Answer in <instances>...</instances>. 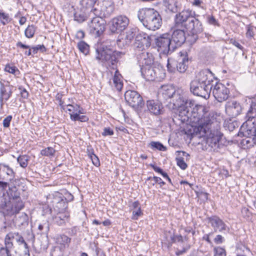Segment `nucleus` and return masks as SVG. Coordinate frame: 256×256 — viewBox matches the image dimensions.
Segmentation results:
<instances>
[{"label": "nucleus", "instance_id": "obj_1", "mask_svg": "<svg viewBox=\"0 0 256 256\" xmlns=\"http://www.w3.org/2000/svg\"><path fill=\"white\" fill-rule=\"evenodd\" d=\"M196 16L195 12L184 10L175 16V28L186 30L192 34L200 33L203 30L202 24Z\"/></svg>", "mask_w": 256, "mask_h": 256}, {"label": "nucleus", "instance_id": "obj_2", "mask_svg": "<svg viewBox=\"0 0 256 256\" xmlns=\"http://www.w3.org/2000/svg\"><path fill=\"white\" fill-rule=\"evenodd\" d=\"M204 122L202 124L196 126L194 128V132L200 137H204L206 144L211 148H218V143L222 134L218 130H212L210 126L213 122L214 116L210 113H206L205 116Z\"/></svg>", "mask_w": 256, "mask_h": 256}, {"label": "nucleus", "instance_id": "obj_3", "mask_svg": "<svg viewBox=\"0 0 256 256\" xmlns=\"http://www.w3.org/2000/svg\"><path fill=\"white\" fill-rule=\"evenodd\" d=\"M192 107H189L188 106H182L180 108H178V116L180 120L183 122H190L191 123L192 126L196 128V126L202 124V122H204L205 116L206 113H209L208 112L206 111V108L204 106H200L198 109V112H190V109Z\"/></svg>", "mask_w": 256, "mask_h": 256}, {"label": "nucleus", "instance_id": "obj_4", "mask_svg": "<svg viewBox=\"0 0 256 256\" xmlns=\"http://www.w3.org/2000/svg\"><path fill=\"white\" fill-rule=\"evenodd\" d=\"M138 16L143 26L150 30H158L162 24V20L160 14L154 8H142L138 10Z\"/></svg>", "mask_w": 256, "mask_h": 256}, {"label": "nucleus", "instance_id": "obj_5", "mask_svg": "<svg viewBox=\"0 0 256 256\" xmlns=\"http://www.w3.org/2000/svg\"><path fill=\"white\" fill-rule=\"evenodd\" d=\"M256 102H252L246 116V121L240 128V132L243 136L254 138L256 135Z\"/></svg>", "mask_w": 256, "mask_h": 256}, {"label": "nucleus", "instance_id": "obj_6", "mask_svg": "<svg viewBox=\"0 0 256 256\" xmlns=\"http://www.w3.org/2000/svg\"><path fill=\"white\" fill-rule=\"evenodd\" d=\"M8 196L10 198H9V202L5 215L12 216L18 213L24 208V204L16 186L9 188Z\"/></svg>", "mask_w": 256, "mask_h": 256}, {"label": "nucleus", "instance_id": "obj_7", "mask_svg": "<svg viewBox=\"0 0 256 256\" xmlns=\"http://www.w3.org/2000/svg\"><path fill=\"white\" fill-rule=\"evenodd\" d=\"M102 14L98 8L89 14L90 22L88 23L90 32L97 36L101 35L105 30L104 20L102 18Z\"/></svg>", "mask_w": 256, "mask_h": 256}, {"label": "nucleus", "instance_id": "obj_8", "mask_svg": "<svg viewBox=\"0 0 256 256\" xmlns=\"http://www.w3.org/2000/svg\"><path fill=\"white\" fill-rule=\"evenodd\" d=\"M96 58L100 60L106 67L115 68L118 60L124 54L120 52H112L110 49L97 50Z\"/></svg>", "mask_w": 256, "mask_h": 256}, {"label": "nucleus", "instance_id": "obj_9", "mask_svg": "<svg viewBox=\"0 0 256 256\" xmlns=\"http://www.w3.org/2000/svg\"><path fill=\"white\" fill-rule=\"evenodd\" d=\"M96 58L100 60L106 67L115 68L118 60L124 54L120 52H112L110 49L97 50Z\"/></svg>", "mask_w": 256, "mask_h": 256}, {"label": "nucleus", "instance_id": "obj_10", "mask_svg": "<svg viewBox=\"0 0 256 256\" xmlns=\"http://www.w3.org/2000/svg\"><path fill=\"white\" fill-rule=\"evenodd\" d=\"M140 72L142 76L146 80L160 81L166 76L164 70L159 65L143 66L140 68Z\"/></svg>", "mask_w": 256, "mask_h": 256}, {"label": "nucleus", "instance_id": "obj_11", "mask_svg": "<svg viewBox=\"0 0 256 256\" xmlns=\"http://www.w3.org/2000/svg\"><path fill=\"white\" fill-rule=\"evenodd\" d=\"M155 43L157 50L160 54H168L176 50L174 43H172L171 35L169 34H164L155 39Z\"/></svg>", "mask_w": 256, "mask_h": 256}, {"label": "nucleus", "instance_id": "obj_12", "mask_svg": "<svg viewBox=\"0 0 256 256\" xmlns=\"http://www.w3.org/2000/svg\"><path fill=\"white\" fill-rule=\"evenodd\" d=\"M130 23L129 18L124 15L114 18L110 21V29L112 33H120L125 30Z\"/></svg>", "mask_w": 256, "mask_h": 256}, {"label": "nucleus", "instance_id": "obj_13", "mask_svg": "<svg viewBox=\"0 0 256 256\" xmlns=\"http://www.w3.org/2000/svg\"><path fill=\"white\" fill-rule=\"evenodd\" d=\"M194 82H198L194 80L190 84V90L194 94L205 98H208L212 90V86L205 85L201 82H197L195 84Z\"/></svg>", "mask_w": 256, "mask_h": 256}, {"label": "nucleus", "instance_id": "obj_14", "mask_svg": "<svg viewBox=\"0 0 256 256\" xmlns=\"http://www.w3.org/2000/svg\"><path fill=\"white\" fill-rule=\"evenodd\" d=\"M214 88L212 90L213 96L218 102H222L228 99L230 91L224 84L216 82Z\"/></svg>", "mask_w": 256, "mask_h": 256}, {"label": "nucleus", "instance_id": "obj_15", "mask_svg": "<svg viewBox=\"0 0 256 256\" xmlns=\"http://www.w3.org/2000/svg\"><path fill=\"white\" fill-rule=\"evenodd\" d=\"M194 80H198V82H201L207 86H212L216 80L214 74L208 69L200 71L196 76ZM196 82H194V84H196Z\"/></svg>", "mask_w": 256, "mask_h": 256}, {"label": "nucleus", "instance_id": "obj_16", "mask_svg": "<svg viewBox=\"0 0 256 256\" xmlns=\"http://www.w3.org/2000/svg\"><path fill=\"white\" fill-rule=\"evenodd\" d=\"M124 98L126 102L132 107L138 108L142 104V98L137 92L128 90L124 94Z\"/></svg>", "mask_w": 256, "mask_h": 256}, {"label": "nucleus", "instance_id": "obj_17", "mask_svg": "<svg viewBox=\"0 0 256 256\" xmlns=\"http://www.w3.org/2000/svg\"><path fill=\"white\" fill-rule=\"evenodd\" d=\"M174 106L176 108H179L182 106H188L192 107L194 104V101L188 99L184 94H176L172 98Z\"/></svg>", "mask_w": 256, "mask_h": 256}, {"label": "nucleus", "instance_id": "obj_18", "mask_svg": "<svg viewBox=\"0 0 256 256\" xmlns=\"http://www.w3.org/2000/svg\"><path fill=\"white\" fill-rule=\"evenodd\" d=\"M15 176L12 168L4 163H0V180L12 182Z\"/></svg>", "mask_w": 256, "mask_h": 256}, {"label": "nucleus", "instance_id": "obj_19", "mask_svg": "<svg viewBox=\"0 0 256 256\" xmlns=\"http://www.w3.org/2000/svg\"><path fill=\"white\" fill-rule=\"evenodd\" d=\"M176 93L174 88L170 85L162 86L158 91V97L160 100H166L172 98Z\"/></svg>", "mask_w": 256, "mask_h": 256}, {"label": "nucleus", "instance_id": "obj_20", "mask_svg": "<svg viewBox=\"0 0 256 256\" xmlns=\"http://www.w3.org/2000/svg\"><path fill=\"white\" fill-rule=\"evenodd\" d=\"M208 222L213 228L214 232H222L226 230L227 226L223 220L216 216H213L207 218Z\"/></svg>", "mask_w": 256, "mask_h": 256}, {"label": "nucleus", "instance_id": "obj_21", "mask_svg": "<svg viewBox=\"0 0 256 256\" xmlns=\"http://www.w3.org/2000/svg\"><path fill=\"white\" fill-rule=\"evenodd\" d=\"M171 39L172 43H174L176 49L180 46L186 40L184 30L177 28L171 35Z\"/></svg>", "mask_w": 256, "mask_h": 256}, {"label": "nucleus", "instance_id": "obj_22", "mask_svg": "<svg viewBox=\"0 0 256 256\" xmlns=\"http://www.w3.org/2000/svg\"><path fill=\"white\" fill-rule=\"evenodd\" d=\"M241 110V106L237 102L232 100L226 102V112L229 116H236L240 113Z\"/></svg>", "mask_w": 256, "mask_h": 256}, {"label": "nucleus", "instance_id": "obj_23", "mask_svg": "<svg viewBox=\"0 0 256 256\" xmlns=\"http://www.w3.org/2000/svg\"><path fill=\"white\" fill-rule=\"evenodd\" d=\"M135 45L137 48L142 50L148 48L150 45V38L149 36L145 33H139L136 37Z\"/></svg>", "mask_w": 256, "mask_h": 256}, {"label": "nucleus", "instance_id": "obj_24", "mask_svg": "<svg viewBox=\"0 0 256 256\" xmlns=\"http://www.w3.org/2000/svg\"><path fill=\"white\" fill-rule=\"evenodd\" d=\"M62 109L66 112H68L71 119V116L73 114H84V108L80 105L76 103L72 102V104H66L62 106Z\"/></svg>", "mask_w": 256, "mask_h": 256}, {"label": "nucleus", "instance_id": "obj_25", "mask_svg": "<svg viewBox=\"0 0 256 256\" xmlns=\"http://www.w3.org/2000/svg\"><path fill=\"white\" fill-rule=\"evenodd\" d=\"M138 61L140 67L151 65L154 62V58L152 54L144 51L138 56Z\"/></svg>", "mask_w": 256, "mask_h": 256}, {"label": "nucleus", "instance_id": "obj_26", "mask_svg": "<svg viewBox=\"0 0 256 256\" xmlns=\"http://www.w3.org/2000/svg\"><path fill=\"white\" fill-rule=\"evenodd\" d=\"M52 220L58 226H63L69 222L70 214L68 212H57L56 215L53 216Z\"/></svg>", "mask_w": 256, "mask_h": 256}, {"label": "nucleus", "instance_id": "obj_27", "mask_svg": "<svg viewBox=\"0 0 256 256\" xmlns=\"http://www.w3.org/2000/svg\"><path fill=\"white\" fill-rule=\"evenodd\" d=\"M12 94V90L10 86L5 85L0 82V102L1 106L3 105V100L7 101Z\"/></svg>", "mask_w": 256, "mask_h": 256}, {"label": "nucleus", "instance_id": "obj_28", "mask_svg": "<svg viewBox=\"0 0 256 256\" xmlns=\"http://www.w3.org/2000/svg\"><path fill=\"white\" fill-rule=\"evenodd\" d=\"M136 35V32L134 28H130L128 30L126 34L125 39H119L117 40L118 46L122 48L125 45H128L134 38Z\"/></svg>", "mask_w": 256, "mask_h": 256}, {"label": "nucleus", "instance_id": "obj_29", "mask_svg": "<svg viewBox=\"0 0 256 256\" xmlns=\"http://www.w3.org/2000/svg\"><path fill=\"white\" fill-rule=\"evenodd\" d=\"M55 240L57 246L64 249L69 246L71 242V238L64 234H58L56 236Z\"/></svg>", "mask_w": 256, "mask_h": 256}, {"label": "nucleus", "instance_id": "obj_30", "mask_svg": "<svg viewBox=\"0 0 256 256\" xmlns=\"http://www.w3.org/2000/svg\"><path fill=\"white\" fill-rule=\"evenodd\" d=\"M188 64V58L186 56H181L178 59L176 64V70L180 72L183 73L187 70Z\"/></svg>", "mask_w": 256, "mask_h": 256}, {"label": "nucleus", "instance_id": "obj_31", "mask_svg": "<svg viewBox=\"0 0 256 256\" xmlns=\"http://www.w3.org/2000/svg\"><path fill=\"white\" fill-rule=\"evenodd\" d=\"M146 105L148 109L150 112L155 115L160 114L162 106L159 102L154 100H150L147 101Z\"/></svg>", "mask_w": 256, "mask_h": 256}, {"label": "nucleus", "instance_id": "obj_32", "mask_svg": "<svg viewBox=\"0 0 256 256\" xmlns=\"http://www.w3.org/2000/svg\"><path fill=\"white\" fill-rule=\"evenodd\" d=\"M234 256H249L251 254L250 250L244 244L238 243L236 245Z\"/></svg>", "mask_w": 256, "mask_h": 256}, {"label": "nucleus", "instance_id": "obj_33", "mask_svg": "<svg viewBox=\"0 0 256 256\" xmlns=\"http://www.w3.org/2000/svg\"><path fill=\"white\" fill-rule=\"evenodd\" d=\"M112 82L113 85H112V86L114 87L118 91L120 92L122 88L123 82L122 80V76L118 70H116L114 72Z\"/></svg>", "mask_w": 256, "mask_h": 256}, {"label": "nucleus", "instance_id": "obj_34", "mask_svg": "<svg viewBox=\"0 0 256 256\" xmlns=\"http://www.w3.org/2000/svg\"><path fill=\"white\" fill-rule=\"evenodd\" d=\"M28 216L26 213H22L14 222L15 224L20 228H25L28 225Z\"/></svg>", "mask_w": 256, "mask_h": 256}, {"label": "nucleus", "instance_id": "obj_35", "mask_svg": "<svg viewBox=\"0 0 256 256\" xmlns=\"http://www.w3.org/2000/svg\"><path fill=\"white\" fill-rule=\"evenodd\" d=\"M98 0H81L80 2V4L83 8L90 10V13L94 12V9L97 8H94V6Z\"/></svg>", "mask_w": 256, "mask_h": 256}, {"label": "nucleus", "instance_id": "obj_36", "mask_svg": "<svg viewBox=\"0 0 256 256\" xmlns=\"http://www.w3.org/2000/svg\"><path fill=\"white\" fill-rule=\"evenodd\" d=\"M9 198L8 196V190L6 193H4L2 196L0 197V209L2 210L3 213L5 214L6 210V207L9 202Z\"/></svg>", "mask_w": 256, "mask_h": 256}, {"label": "nucleus", "instance_id": "obj_37", "mask_svg": "<svg viewBox=\"0 0 256 256\" xmlns=\"http://www.w3.org/2000/svg\"><path fill=\"white\" fill-rule=\"evenodd\" d=\"M68 206V204L66 199H62L58 201L56 204V206L54 207V210L57 212H68V210H66Z\"/></svg>", "mask_w": 256, "mask_h": 256}, {"label": "nucleus", "instance_id": "obj_38", "mask_svg": "<svg viewBox=\"0 0 256 256\" xmlns=\"http://www.w3.org/2000/svg\"><path fill=\"white\" fill-rule=\"evenodd\" d=\"M28 160L29 156L26 155L20 156L17 158V161L20 166L23 168H25L27 166Z\"/></svg>", "mask_w": 256, "mask_h": 256}, {"label": "nucleus", "instance_id": "obj_39", "mask_svg": "<svg viewBox=\"0 0 256 256\" xmlns=\"http://www.w3.org/2000/svg\"><path fill=\"white\" fill-rule=\"evenodd\" d=\"M65 249L58 246H55L51 251V256H63Z\"/></svg>", "mask_w": 256, "mask_h": 256}, {"label": "nucleus", "instance_id": "obj_40", "mask_svg": "<svg viewBox=\"0 0 256 256\" xmlns=\"http://www.w3.org/2000/svg\"><path fill=\"white\" fill-rule=\"evenodd\" d=\"M36 30V27L34 25H29L24 32L26 36L29 38H32Z\"/></svg>", "mask_w": 256, "mask_h": 256}, {"label": "nucleus", "instance_id": "obj_41", "mask_svg": "<svg viewBox=\"0 0 256 256\" xmlns=\"http://www.w3.org/2000/svg\"><path fill=\"white\" fill-rule=\"evenodd\" d=\"M4 71L14 75L19 73L18 68L16 66L10 64H6L4 68Z\"/></svg>", "mask_w": 256, "mask_h": 256}, {"label": "nucleus", "instance_id": "obj_42", "mask_svg": "<svg viewBox=\"0 0 256 256\" xmlns=\"http://www.w3.org/2000/svg\"><path fill=\"white\" fill-rule=\"evenodd\" d=\"M71 120L72 121H80L81 122H86L88 120V118L84 115H80V114H73L71 116Z\"/></svg>", "mask_w": 256, "mask_h": 256}, {"label": "nucleus", "instance_id": "obj_43", "mask_svg": "<svg viewBox=\"0 0 256 256\" xmlns=\"http://www.w3.org/2000/svg\"><path fill=\"white\" fill-rule=\"evenodd\" d=\"M79 50L84 54H86L88 52L89 46L84 41L79 42L78 44Z\"/></svg>", "mask_w": 256, "mask_h": 256}, {"label": "nucleus", "instance_id": "obj_44", "mask_svg": "<svg viewBox=\"0 0 256 256\" xmlns=\"http://www.w3.org/2000/svg\"><path fill=\"white\" fill-rule=\"evenodd\" d=\"M55 150L52 147H48L41 150L40 154L42 156H50L54 155L55 153Z\"/></svg>", "mask_w": 256, "mask_h": 256}, {"label": "nucleus", "instance_id": "obj_45", "mask_svg": "<svg viewBox=\"0 0 256 256\" xmlns=\"http://www.w3.org/2000/svg\"><path fill=\"white\" fill-rule=\"evenodd\" d=\"M150 145L152 148H156L161 151L166 150V148L160 142H152Z\"/></svg>", "mask_w": 256, "mask_h": 256}, {"label": "nucleus", "instance_id": "obj_46", "mask_svg": "<svg viewBox=\"0 0 256 256\" xmlns=\"http://www.w3.org/2000/svg\"><path fill=\"white\" fill-rule=\"evenodd\" d=\"M214 256H226V252L224 248L218 246L214 249Z\"/></svg>", "mask_w": 256, "mask_h": 256}, {"label": "nucleus", "instance_id": "obj_47", "mask_svg": "<svg viewBox=\"0 0 256 256\" xmlns=\"http://www.w3.org/2000/svg\"><path fill=\"white\" fill-rule=\"evenodd\" d=\"M49 224L47 221L44 222L42 224H40L38 226L39 233L42 234V230H44L46 232L49 231Z\"/></svg>", "mask_w": 256, "mask_h": 256}, {"label": "nucleus", "instance_id": "obj_48", "mask_svg": "<svg viewBox=\"0 0 256 256\" xmlns=\"http://www.w3.org/2000/svg\"><path fill=\"white\" fill-rule=\"evenodd\" d=\"M5 242V247H3L4 248H6L7 250V252H10V250L12 249L13 247V244L12 240L10 238H8L7 236H6L4 240Z\"/></svg>", "mask_w": 256, "mask_h": 256}, {"label": "nucleus", "instance_id": "obj_49", "mask_svg": "<svg viewBox=\"0 0 256 256\" xmlns=\"http://www.w3.org/2000/svg\"><path fill=\"white\" fill-rule=\"evenodd\" d=\"M176 160L178 166L182 170H184L188 166L182 158H176Z\"/></svg>", "mask_w": 256, "mask_h": 256}, {"label": "nucleus", "instance_id": "obj_50", "mask_svg": "<svg viewBox=\"0 0 256 256\" xmlns=\"http://www.w3.org/2000/svg\"><path fill=\"white\" fill-rule=\"evenodd\" d=\"M207 22L210 24L214 26H219L218 20L212 16H208Z\"/></svg>", "mask_w": 256, "mask_h": 256}, {"label": "nucleus", "instance_id": "obj_51", "mask_svg": "<svg viewBox=\"0 0 256 256\" xmlns=\"http://www.w3.org/2000/svg\"><path fill=\"white\" fill-rule=\"evenodd\" d=\"M0 18L2 20V23L3 24H6V23L8 22V14H5L4 12H0Z\"/></svg>", "mask_w": 256, "mask_h": 256}, {"label": "nucleus", "instance_id": "obj_52", "mask_svg": "<svg viewBox=\"0 0 256 256\" xmlns=\"http://www.w3.org/2000/svg\"><path fill=\"white\" fill-rule=\"evenodd\" d=\"M32 49V52L34 54H36L38 50H41L42 52H46V48L43 44L38 45L36 46H34Z\"/></svg>", "mask_w": 256, "mask_h": 256}, {"label": "nucleus", "instance_id": "obj_53", "mask_svg": "<svg viewBox=\"0 0 256 256\" xmlns=\"http://www.w3.org/2000/svg\"><path fill=\"white\" fill-rule=\"evenodd\" d=\"M15 240L20 243V244H24V248L26 249L28 248V244L25 242L23 237L18 233V236Z\"/></svg>", "mask_w": 256, "mask_h": 256}, {"label": "nucleus", "instance_id": "obj_54", "mask_svg": "<svg viewBox=\"0 0 256 256\" xmlns=\"http://www.w3.org/2000/svg\"><path fill=\"white\" fill-rule=\"evenodd\" d=\"M74 20L78 22H82L85 20V16L83 14L76 13L74 14Z\"/></svg>", "mask_w": 256, "mask_h": 256}, {"label": "nucleus", "instance_id": "obj_55", "mask_svg": "<svg viewBox=\"0 0 256 256\" xmlns=\"http://www.w3.org/2000/svg\"><path fill=\"white\" fill-rule=\"evenodd\" d=\"M12 120V116H8L3 120V126L4 128H8L10 125V122Z\"/></svg>", "mask_w": 256, "mask_h": 256}, {"label": "nucleus", "instance_id": "obj_56", "mask_svg": "<svg viewBox=\"0 0 256 256\" xmlns=\"http://www.w3.org/2000/svg\"><path fill=\"white\" fill-rule=\"evenodd\" d=\"M90 158L94 165L98 167L100 166V162L99 158L96 154L94 155L93 156H91Z\"/></svg>", "mask_w": 256, "mask_h": 256}, {"label": "nucleus", "instance_id": "obj_57", "mask_svg": "<svg viewBox=\"0 0 256 256\" xmlns=\"http://www.w3.org/2000/svg\"><path fill=\"white\" fill-rule=\"evenodd\" d=\"M103 136H112L114 134V131L110 128H105L102 133Z\"/></svg>", "mask_w": 256, "mask_h": 256}, {"label": "nucleus", "instance_id": "obj_58", "mask_svg": "<svg viewBox=\"0 0 256 256\" xmlns=\"http://www.w3.org/2000/svg\"><path fill=\"white\" fill-rule=\"evenodd\" d=\"M142 214L140 208H138L136 210H134L132 212V218L134 220H137L138 217L140 216Z\"/></svg>", "mask_w": 256, "mask_h": 256}, {"label": "nucleus", "instance_id": "obj_59", "mask_svg": "<svg viewBox=\"0 0 256 256\" xmlns=\"http://www.w3.org/2000/svg\"><path fill=\"white\" fill-rule=\"evenodd\" d=\"M170 238L171 239L172 242H182L183 241L182 236L181 235H176V236H174V235L172 236H172H170Z\"/></svg>", "mask_w": 256, "mask_h": 256}, {"label": "nucleus", "instance_id": "obj_60", "mask_svg": "<svg viewBox=\"0 0 256 256\" xmlns=\"http://www.w3.org/2000/svg\"><path fill=\"white\" fill-rule=\"evenodd\" d=\"M152 180L154 181V182L152 183V185H154L156 183H158V184H160V186L165 184V182L162 181L161 178L159 177L154 176Z\"/></svg>", "mask_w": 256, "mask_h": 256}, {"label": "nucleus", "instance_id": "obj_61", "mask_svg": "<svg viewBox=\"0 0 256 256\" xmlns=\"http://www.w3.org/2000/svg\"><path fill=\"white\" fill-rule=\"evenodd\" d=\"M224 241V238L221 235L218 234L214 238V242L217 244H222Z\"/></svg>", "mask_w": 256, "mask_h": 256}, {"label": "nucleus", "instance_id": "obj_62", "mask_svg": "<svg viewBox=\"0 0 256 256\" xmlns=\"http://www.w3.org/2000/svg\"><path fill=\"white\" fill-rule=\"evenodd\" d=\"M254 28L252 26H248L247 28V32L246 33V36L248 38H252L254 36Z\"/></svg>", "mask_w": 256, "mask_h": 256}, {"label": "nucleus", "instance_id": "obj_63", "mask_svg": "<svg viewBox=\"0 0 256 256\" xmlns=\"http://www.w3.org/2000/svg\"><path fill=\"white\" fill-rule=\"evenodd\" d=\"M0 256H10V252H7L6 249L2 247L0 248Z\"/></svg>", "mask_w": 256, "mask_h": 256}, {"label": "nucleus", "instance_id": "obj_64", "mask_svg": "<svg viewBox=\"0 0 256 256\" xmlns=\"http://www.w3.org/2000/svg\"><path fill=\"white\" fill-rule=\"evenodd\" d=\"M18 232H9L8 234H6L8 236V238H10L12 240H16V236H18Z\"/></svg>", "mask_w": 256, "mask_h": 256}]
</instances>
